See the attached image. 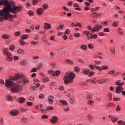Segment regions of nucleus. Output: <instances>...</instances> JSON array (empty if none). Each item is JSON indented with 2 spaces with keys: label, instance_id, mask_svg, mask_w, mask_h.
<instances>
[{
  "label": "nucleus",
  "instance_id": "nucleus-1",
  "mask_svg": "<svg viewBox=\"0 0 125 125\" xmlns=\"http://www.w3.org/2000/svg\"><path fill=\"white\" fill-rule=\"evenodd\" d=\"M22 8H23L22 6H16L15 2L12 1L3 13L2 16L0 18V21H4V20H9L10 19L11 22L13 21V18H17V16L11 15L9 12L13 14H17L18 12H20L22 10Z\"/></svg>",
  "mask_w": 125,
  "mask_h": 125
},
{
  "label": "nucleus",
  "instance_id": "nucleus-2",
  "mask_svg": "<svg viewBox=\"0 0 125 125\" xmlns=\"http://www.w3.org/2000/svg\"><path fill=\"white\" fill-rule=\"evenodd\" d=\"M75 77L76 74L74 73L73 72H67L63 78L64 83L68 84L71 83H73V80L75 79Z\"/></svg>",
  "mask_w": 125,
  "mask_h": 125
},
{
  "label": "nucleus",
  "instance_id": "nucleus-3",
  "mask_svg": "<svg viewBox=\"0 0 125 125\" xmlns=\"http://www.w3.org/2000/svg\"><path fill=\"white\" fill-rule=\"evenodd\" d=\"M12 0H0V6L4 5L3 8L0 10V16L1 17L4 12L6 10V9L9 6Z\"/></svg>",
  "mask_w": 125,
  "mask_h": 125
},
{
  "label": "nucleus",
  "instance_id": "nucleus-4",
  "mask_svg": "<svg viewBox=\"0 0 125 125\" xmlns=\"http://www.w3.org/2000/svg\"><path fill=\"white\" fill-rule=\"evenodd\" d=\"M2 53L4 56H5V58L7 61H12L13 60V58L12 57V54L10 53L9 50H8V48H4L2 50Z\"/></svg>",
  "mask_w": 125,
  "mask_h": 125
},
{
  "label": "nucleus",
  "instance_id": "nucleus-5",
  "mask_svg": "<svg viewBox=\"0 0 125 125\" xmlns=\"http://www.w3.org/2000/svg\"><path fill=\"white\" fill-rule=\"evenodd\" d=\"M23 87L20 84H15L11 88L10 91L13 93H18L22 90Z\"/></svg>",
  "mask_w": 125,
  "mask_h": 125
},
{
  "label": "nucleus",
  "instance_id": "nucleus-6",
  "mask_svg": "<svg viewBox=\"0 0 125 125\" xmlns=\"http://www.w3.org/2000/svg\"><path fill=\"white\" fill-rule=\"evenodd\" d=\"M21 77L22 78V75L16 74L15 77H13L12 79L14 80V81H16L18 83H22V79H21Z\"/></svg>",
  "mask_w": 125,
  "mask_h": 125
},
{
  "label": "nucleus",
  "instance_id": "nucleus-7",
  "mask_svg": "<svg viewBox=\"0 0 125 125\" xmlns=\"http://www.w3.org/2000/svg\"><path fill=\"white\" fill-rule=\"evenodd\" d=\"M14 85V82L11 80H7L5 83V85L6 87H9L11 89V87L13 86Z\"/></svg>",
  "mask_w": 125,
  "mask_h": 125
},
{
  "label": "nucleus",
  "instance_id": "nucleus-8",
  "mask_svg": "<svg viewBox=\"0 0 125 125\" xmlns=\"http://www.w3.org/2000/svg\"><path fill=\"white\" fill-rule=\"evenodd\" d=\"M21 83H30V80L25 75L21 74Z\"/></svg>",
  "mask_w": 125,
  "mask_h": 125
},
{
  "label": "nucleus",
  "instance_id": "nucleus-9",
  "mask_svg": "<svg viewBox=\"0 0 125 125\" xmlns=\"http://www.w3.org/2000/svg\"><path fill=\"white\" fill-rule=\"evenodd\" d=\"M50 122L53 124V125H55L58 122V117L56 116H54L52 117V119L50 120Z\"/></svg>",
  "mask_w": 125,
  "mask_h": 125
},
{
  "label": "nucleus",
  "instance_id": "nucleus-10",
  "mask_svg": "<svg viewBox=\"0 0 125 125\" xmlns=\"http://www.w3.org/2000/svg\"><path fill=\"white\" fill-rule=\"evenodd\" d=\"M101 28H102V26L98 24L95 25L92 29V32L94 33V32H98V31H99L100 29H101Z\"/></svg>",
  "mask_w": 125,
  "mask_h": 125
},
{
  "label": "nucleus",
  "instance_id": "nucleus-11",
  "mask_svg": "<svg viewBox=\"0 0 125 125\" xmlns=\"http://www.w3.org/2000/svg\"><path fill=\"white\" fill-rule=\"evenodd\" d=\"M10 114L11 115V116L15 117L16 116H18V115L20 114V112L18 110H13L10 112Z\"/></svg>",
  "mask_w": 125,
  "mask_h": 125
},
{
  "label": "nucleus",
  "instance_id": "nucleus-12",
  "mask_svg": "<svg viewBox=\"0 0 125 125\" xmlns=\"http://www.w3.org/2000/svg\"><path fill=\"white\" fill-rule=\"evenodd\" d=\"M124 91V87L122 86H117L116 89V93H122Z\"/></svg>",
  "mask_w": 125,
  "mask_h": 125
},
{
  "label": "nucleus",
  "instance_id": "nucleus-13",
  "mask_svg": "<svg viewBox=\"0 0 125 125\" xmlns=\"http://www.w3.org/2000/svg\"><path fill=\"white\" fill-rule=\"evenodd\" d=\"M43 11H44V10L42 8H38L37 10L38 15H42V14H43Z\"/></svg>",
  "mask_w": 125,
  "mask_h": 125
},
{
  "label": "nucleus",
  "instance_id": "nucleus-14",
  "mask_svg": "<svg viewBox=\"0 0 125 125\" xmlns=\"http://www.w3.org/2000/svg\"><path fill=\"white\" fill-rule=\"evenodd\" d=\"M48 100L49 101V103L50 104H53V102H54V96L52 95H50L48 97Z\"/></svg>",
  "mask_w": 125,
  "mask_h": 125
},
{
  "label": "nucleus",
  "instance_id": "nucleus-15",
  "mask_svg": "<svg viewBox=\"0 0 125 125\" xmlns=\"http://www.w3.org/2000/svg\"><path fill=\"white\" fill-rule=\"evenodd\" d=\"M98 83H99L100 84H102V83H107V79H103L100 80H98L97 81Z\"/></svg>",
  "mask_w": 125,
  "mask_h": 125
},
{
  "label": "nucleus",
  "instance_id": "nucleus-16",
  "mask_svg": "<svg viewBox=\"0 0 125 125\" xmlns=\"http://www.w3.org/2000/svg\"><path fill=\"white\" fill-rule=\"evenodd\" d=\"M17 52L19 54H21V55H23V54L25 53V51H24V50L21 48H18L17 50Z\"/></svg>",
  "mask_w": 125,
  "mask_h": 125
},
{
  "label": "nucleus",
  "instance_id": "nucleus-17",
  "mask_svg": "<svg viewBox=\"0 0 125 125\" xmlns=\"http://www.w3.org/2000/svg\"><path fill=\"white\" fill-rule=\"evenodd\" d=\"M25 101H26V99L22 97L19 98L18 99V102H19V103H24V102H25Z\"/></svg>",
  "mask_w": 125,
  "mask_h": 125
},
{
  "label": "nucleus",
  "instance_id": "nucleus-18",
  "mask_svg": "<svg viewBox=\"0 0 125 125\" xmlns=\"http://www.w3.org/2000/svg\"><path fill=\"white\" fill-rule=\"evenodd\" d=\"M44 28L47 30H48L51 28V24H50V23L45 22L44 23Z\"/></svg>",
  "mask_w": 125,
  "mask_h": 125
},
{
  "label": "nucleus",
  "instance_id": "nucleus-19",
  "mask_svg": "<svg viewBox=\"0 0 125 125\" xmlns=\"http://www.w3.org/2000/svg\"><path fill=\"white\" fill-rule=\"evenodd\" d=\"M116 85L119 86H123L125 84V82L121 83V80H118L117 82L115 83Z\"/></svg>",
  "mask_w": 125,
  "mask_h": 125
},
{
  "label": "nucleus",
  "instance_id": "nucleus-20",
  "mask_svg": "<svg viewBox=\"0 0 125 125\" xmlns=\"http://www.w3.org/2000/svg\"><path fill=\"white\" fill-rule=\"evenodd\" d=\"M101 15V14H98L97 13H93L92 14H91V17H93V18H97V17L100 16Z\"/></svg>",
  "mask_w": 125,
  "mask_h": 125
},
{
  "label": "nucleus",
  "instance_id": "nucleus-21",
  "mask_svg": "<svg viewBox=\"0 0 125 125\" xmlns=\"http://www.w3.org/2000/svg\"><path fill=\"white\" fill-rule=\"evenodd\" d=\"M6 99L7 101H9V102H10L12 101V100H13V97L10 95H8L6 96Z\"/></svg>",
  "mask_w": 125,
  "mask_h": 125
},
{
  "label": "nucleus",
  "instance_id": "nucleus-22",
  "mask_svg": "<svg viewBox=\"0 0 125 125\" xmlns=\"http://www.w3.org/2000/svg\"><path fill=\"white\" fill-rule=\"evenodd\" d=\"M82 73L83 74H84V75H88V73H89V69L84 68L82 70Z\"/></svg>",
  "mask_w": 125,
  "mask_h": 125
},
{
  "label": "nucleus",
  "instance_id": "nucleus-23",
  "mask_svg": "<svg viewBox=\"0 0 125 125\" xmlns=\"http://www.w3.org/2000/svg\"><path fill=\"white\" fill-rule=\"evenodd\" d=\"M27 122H28V119H27V118L26 117H23L21 119V123L23 124H27Z\"/></svg>",
  "mask_w": 125,
  "mask_h": 125
},
{
  "label": "nucleus",
  "instance_id": "nucleus-24",
  "mask_svg": "<svg viewBox=\"0 0 125 125\" xmlns=\"http://www.w3.org/2000/svg\"><path fill=\"white\" fill-rule=\"evenodd\" d=\"M119 120H120V119L116 117H113L111 118V120L112 121V123H116L117 122V121H119Z\"/></svg>",
  "mask_w": 125,
  "mask_h": 125
},
{
  "label": "nucleus",
  "instance_id": "nucleus-25",
  "mask_svg": "<svg viewBox=\"0 0 125 125\" xmlns=\"http://www.w3.org/2000/svg\"><path fill=\"white\" fill-rule=\"evenodd\" d=\"M65 62L66 63H67V64H69L70 65H73V64H74V62H73V61L70 59H67L66 60H65Z\"/></svg>",
  "mask_w": 125,
  "mask_h": 125
},
{
  "label": "nucleus",
  "instance_id": "nucleus-26",
  "mask_svg": "<svg viewBox=\"0 0 125 125\" xmlns=\"http://www.w3.org/2000/svg\"><path fill=\"white\" fill-rule=\"evenodd\" d=\"M2 38L3 40H7L8 39H9L10 36L7 34H3L2 35Z\"/></svg>",
  "mask_w": 125,
  "mask_h": 125
},
{
  "label": "nucleus",
  "instance_id": "nucleus-27",
  "mask_svg": "<svg viewBox=\"0 0 125 125\" xmlns=\"http://www.w3.org/2000/svg\"><path fill=\"white\" fill-rule=\"evenodd\" d=\"M42 9L44 11H45L47 8H48V5L46 3H43L42 5Z\"/></svg>",
  "mask_w": 125,
  "mask_h": 125
},
{
  "label": "nucleus",
  "instance_id": "nucleus-28",
  "mask_svg": "<svg viewBox=\"0 0 125 125\" xmlns=\"http://www.w3.org/2000/svg\"><path fill=\"white\" fill-rule=\"evenodd\" d=\"M110 51L113 54H115L116 53V48H115V46L112 47L110 48Z\"/></svg>",
  "mask_w": 125,
  "mask_h": 125
},
{
  "label": "nucleus",
  "instance_id": "nucleus-29",
  "mask_svg": "<svg viewBox=\"0 0 125 125\" xmlns=\"http://www.w3.org/2000/svg\"><path fill=\"white\" fill-rule=\"evenodd\" d=\"M87 104L88 105H93L94 104V101L92 100H89L87 101Z\"/></svg>",
  "mask_w": 125,
  "mask_h": 125
},
{
  "label": "nucleus",
  "instance_id": "nucleus-30",
  "mask_svg": "<svg viewBox=\"0 0 125 125\" xmlns=\"http://www.w3.org/2000/svg\"><path fill=\"white\" fill-rule=\"evenodd\" d=\"M19 42L21 46H24L26 44V42L23 40H20Z\"/></svg>",
  "mask_w": 125,
  "mask_h": 125
},
{
  "label": "nucleus",
  "instance_id": "nucleus-31",
  "mask_svg": "<svg viewBox=\"0 0 125 125\" xmlns=\"http://www.w3.org/2000/svg\"><path fill=\"white\" fill-rule=\"evenodd\" d=\"M119 125H125V122L123 120H120L117 122Z\"/></svg>",
  "mask_w": 125,
  "mask_h": 125
},
{
  "label": "nucleus",
  "instance_id": "nucleus-32",
  "mask_svg": "<svg viewBox=\"0 0 125 125\" xmlns=\"http://www.w3.org/2000/svg\"><path fill=\"white\" fill-rule=\"evenodd\" d=\"M88 67L90 68V69L91 70H94V69H95V64L93 65V64H89L88 65Z\"/></svg>",
  "mask_w": 125,
  "mask_h": 125
},
{
  "label": "nucleus",
  "instance_id": "nucleus-33",
  "mask_svg": "<svg viewBox=\"0 0 125 125\" xmlns=\"http://www.w3.org/2000/svg\"><path fill=\"white\" fill-rule=\"evenodd\" d=\"M60 102L62 104V105H63L64 106H66V105H67V102L66 101L60 100Z\"/></svg>",
  "mask_w": 125,
  "mask_h": 125
},
{
  "label": "nucleus",
  "instance_id": "nucleus-34",
  "mask_svg": "<svg viewBox=\"0 0 125 125\" xmlns=\"http://www.w3.org/2000/svg\"><path fill=\"white\" fill-rule=\"evenodd\" d=\"M28 38V35L27 34H24L21 36V40H27Z\"/></svg>",
  "mask_w": 125,
  "mask_h": 125
},
{
  "label": "nucleus",
  "instance_id": "nucleus-35",
  "mask_svg": "<svg viewBox=\"0 0 125 125\" xmlns=\"http://www.w3.org/2000/svg\"><path fill=\"white\" fill-rule=\"evenodd\" d=\"M90 39H97V35L95 34L90 36V37H89V36H88V39L89 40Z\"/></svg>",
  "mask_w": 125,
  "mask_h": 125
},
{
  "label": "nucleus",
  "instance_id": "nucleus-36",
  "mask_svg": "<svg viewBox=\"0 0 125 125\" xmlns=\"http://www.w3.org/2000/svg\"><path fill=\"white\" fill-rule=\"evenodd\" d=\"M107 106L108 107H115L116 106V104L113 103H109L107 104Z\"/></svg>",
  "mask_w": 125,
  "mask_h": 125
},
{
  "label": "nucleus",
  "instance_id": "nucleus-37",
  "mask_svg": "<svg viewBox=\"0 0 125 125\" xmlns=\"http://www.w3.org/2000/svg\"><path fill=\"white\" fill-rule=\"evenodd\" d=\"M21 65H27L28 64V62L26 60H23L21 62Z\"/></svg>",
  "mask_w": 125,
  "mask_h": 125
},
{
  "label": "nucleus",
  "instance_id": "nucleus-38",
  "mask_svg": "<svg viewBox=\"0 0 125 125\" xmlns=\"http://www.w3.org/2000/svg\"><path fill=\"white\" fill-rule=\"evenodd\" d=\"M27 13L28 15H30V16H33L34 15V11L32 10H29L27 12Z\"/></svg>",
  "mask_w": 125,
  "mask_h": 125
},
{
  "label": "nucleus",
  "instance_id": "nucleus-39",
  "mask_svg": "<svg viewBox=\"0 0 125 125\" xmlns=\"http://www.w3.org/2000/svg\"><path fill=\"white\" fill-rule=\"evenodd\" d=\"M81 49H83L84 50H86L87 49V46L86 45H82L81 46Z\"/></svg>",
  "mask_w": 125,
  "mask_h": 125
},
{
  "label": "nucleus",
  "instance_id": "nucleus-40",
  "mask_svg": "<svg viewBox=\"0 0 125 125\" xmlns=\"http://www.w3.org/2000/svg\"><path fill=\"white\" fill-rule=\"evenodd\" d=\"M87 82L88 83H94V84L96 83V82H95L94 80H93L92 79H89V80H87Z\"/></svg>",
  "mask_w": 125,
  "mask_h": 125
},
{
  "label": "nucleus",
  "instance_id": "nucleus-41",
  "mask_svg": "<svg viewBox=\"0 0 125 125\" xmlns=\"http://www.w3.org/2000/svg\"><path fill=\"white\" fill-rule=\"evenodd\" d=\"M108 100L111 101L112 100V93H109L108 95Z\"/></svg>",
  "mask_w": 125,
  "mask_h": 125
},
{
  "label": "nucleus",
  "instance_id": "nucleus-42",
  "mask_svg": "<svg viewBox=\"0 0 125 125\" xmlns=\"http://www.w3.org/2000/svg\"><path fill=\"white\" fill-rule=\"evenodd\" d=\"M113 26L114 27H118V26H119V22L118 21H114L113 23Z\"/></svg>",
  "mask_w": 125,
  "mask_h": 125
},
{
  "label": "nucleus",
  "instance_id": "nucleus-43",
  "mask_svg": "<svg viewBox=\"0 0 125 125\" xmlns=\"http://www.w3.org/2000/svg\"><path fill=\"white\" fill-rule=\"evenodd\" d=\"M88 47L90 49H93V48H94L93 44H91V43H89V44L88 45Z\"/></svg>",
  "mask_w": 125,
  "mask_h": 125
},
{
  "label": "nucleus",
  "instance_id": "nucleus-44",
  "mask_svg": "<svg viewBox=\"0 0 125 125\" xmlns=\"http://www.w3.org/2000/svg\"><path fill=\"white\" fill-rule=\"evenodd\" d=\"M38 2H39V0H33L32 1L33 5H37V4H38Z\"/></svg>",
  "mask_w": 125,
  "mask_h": 125
},
{
  "label": "nucleus",
  "instance_id": "nucleus-45",
  "mask_svg": "<svg viewBox=\"0 0 125 125\" xmlns=\"http://www.w3.org/2000/svg\"><path fill=\"white\" fill-rule=\"evenodd\" d=\"M9 49L10 50H14V49H15V46H14L13 44L10 45L9 46Z\"/></svg>",
  "mask_w": 125,
  "mask_h": 125
},
{
  "label": "nucleus",
  "instance_id": "nucleus-46",
  "mask_svg": "<svg viewBox=\"0 0 125 125\" xmlns=\"http://www.w3.org/2000/svg\"><path fill=\"white\" fill-rule=\"evenodd\" d=\"M54 110V108H53V107L51 106H49L47 107L46 109V111H49V110Z\"/></svg>",
  "mask_w": 125,
  "mask_h": 125
},
{
  "label": "nucleus",
  "instance_id": "nucleus-47",
  "mask_svg": "<svg viewBox=\"0 0 125 125\" xmlns=\"http://www.w3.org/2000/svg\"><path fill=\"white\" fill-rule=\"evenodd\" d=\"M74 101H75V98L74 97L70 98V100H69L70 103H71V104L73 103Z\"/></svg>",
  "mask_w": 125,
  "mask_h": 125
},
{
  "label": "nucleus",
  "instance_id": "nucleus-48",
  "mask_svg": "<svg viewBox=\"0 0 125 125\" xmlns=\"http://www.w3.org/2000/svg\"><path fill=\"white\" fill-rule=\"evenodd\" d=\"M54 76H59L60 75V71L57 70L54 73Z\"/></svg>",
  "mask_w": 125,
  "mask_h": 125
},
{
  "label": "nucleus",
  "instance_id": "nucleus-49",
  "mask_svg": "<svg viewBox=\"0 0 125 125\" xmlns=\"http://www.w3.org/2000/svg\"><path fill=\"white\" fill-rule=\"evenodd\" d=\"M38 71V68H36L33 67L32 69L31 70V73H36Z\"/></svg>",
  "mask_w": 125,
  "mask_h": 125
},
{
  "label": "nucleus",
  "instance_id": "nucleus-50",
  "mask_svg": "<svg viewBox=\"0 0 125 125\" xmlns=\"http://www.w3.org/2000/svg\"><path fill=\"white\" fill-rule=\"evenodd\" d=\"M42 82H48L49 81V79L47 78H42Z\"/></svg>",
  "mask_w": 125,
  "mask_h": 125
},
{
  "label": "nucleus",
  "instance_id": "nucleus-51",
  "mask_svg": "<svg viewBox=\"0 0 125 125\" xmlns=\"http://www.w3.org/2000/svg\"><path fill=\"white\" fill-rule=\"evenodd\" d=\"M109 69V67L106 66V65H104L102 67V70H108Z\"/></svg>",
  "mask_w": 125,
  "mask_h": 125
},
{
  "label": "nucleus",
  "instance_id": "nucleus-52",
  "mask_svg": "<svg viewBox=\"0 0 125 125\" xmlns=\"http://www.w3.org/2000/svg\"><path fill=\"white\" fill-rule=\"evenodd\" d=\"M115 72H116V71L115 70H112L109 71L107 73V74H108V75H113V74H114Z\"/></svg>",
  "mask_w": 125,
  "mask_h": 125
},
{
  "label": "nucleus",
  "instance_id": "nucleus-53",
  "mask_svg": "<svg viewBox=\"0 0 125 125\" xmlns=\"http://www.w3.org/2000/svg\"><path fill=\"white\" fill-rule=\"evenodd\" d=\"M86 99H92V95L91 94H87L86 96Z\"/></svg>",
  "mask_w": 125,
  "mask_h": 125
},
{
  "label": "nucleus",
  "instance_id": "nucleus-54",
  "mask_svg": "<svg viewBox=\"0 0 125 125\" xmlns=\"http://www.w3.org/2000/svg\"><path fill=\"white\" fill-rule=\"evenodd\" d=\"M94 63L96 64V65H100L101 64V61H94Z\"/></svg>",
  "mask_w": 125,
  "mask_h": 125
},
{
  "label": "nucleus",
  "instance_id": "nucleus-55",
  "mask_svg": "<svg viewBox=\"0 0 125 125\" xmlns=\"http://www.w3.org/2000/svg\"><path fill=\"white\" fill-rule=\"evenodd\" d=\"M15 36H17V37H19V36H20V35H21V33L20 32V31H17L16 32L14 33Z\"/></svg>",
  "mask_w": 125,
  "mask_h": 125
},
{
  "label": "nucleus",
  "instance_id": "nucleus-56",
  "mask_svg": "<svg viewBox=\"0 0 125 125\" xmlns=\"http://www.w3.org/2000/svg\"><path fill=\"white\" fill-rule=\"evenodd\" d=\"M83 34H86V37H87V39H88V35H89V31H87V30H84L83 31Z\"/></svg>",
  "mask_w": 125,
  "mask_h": 125
},
{
  "label": "nucleus",
  "instance_id": "nucleus-57",
  "mask_svg": "<svg viewBox=\"0 0 125 125\" xmlns=\"http://www.w3.org/2000/svg\"><path fill=\"white\" fill-rule=\"evenodd\" d=\"M116 111H117V112H120L121 111V106H120V105H118L117 106Z\"/></svg>",
  "mask_w": 125,
  "mask_h": 125
},
{
  "label": "nucleus",
  "instance_id": "nucleus-58",
  "mask_svg": "<svg viewBox=\"0 0 125 125\" xmlns=\"http://www.w3.org/2000/svg\"><path fill=\"white\" fill-rule=\"evenodd\" d=\"M87 118L88 121H91L92 120V119H93L92 116H91V115H88Z\"/></svg>",
  "mask_w": 125,
  "mask_h": 125
},
{
  "label": "nucleus",
  "instance_id": "nucleus-59",
  "mask_svg": "<svg viewBox=\"0 0 125 125\" xmlns=\"http://www.w3.org/2000/svg\"><path fill=\"white\" fill-rule=\"evenodd\" d=\"M104 31L105 32V33H109V32H110V29H109L108 27H106L105 28L104 30Z\"/></svg>",
  "mask_w": 125,
  "mask_h": 125
},
{
  "label": "nucleus",
  "instance_id": "nucleus-60",
  "mask_svg": "<svg viewBox=\"0 0 125 125\" xmlns=\"http://www.w3.org/2000/svg\"><path fill=\"white\" fill-rule=\"evenodd\" d=\"M95 68L98 69L99 71H102V69L101 67L97 66L96 64H95Z\"/></svg>",
  "mask_w": 125,
  "mask_h": 125
},
{
  "label": "nucleus",
  "instance_id": "nucleus-61",
  "mask_svg": "<svg viewBox=\"0 0 125 125\" xmlns=\"http://www.w3.org/2000/svg\"><path fill=\"white\" fill-rule=\"evenodd\" d=\"M74 35L75 38H80V37H81V34L79 33H75Z\"/></svg>",
  "mask_w": 125,
  "mask_h": 125
},
{
  "label": "nucleus",
  "instance_id": "nucleus-62",
  "mask_svg": "<svg viewBox=\"0 0 125 125\" xmlns=\"http://www.w3.org/2000/svg\"><path fill=\"white\" fill-rule=\"evenodd\" d=\"M94 58H100V59H102L103 58L102 56H100L97 54H96L95 55Z\"/></svg>",
  "mask_w": 125,
  "mask_h": 125
},
{
  "label": "nucleus",
  "instance_id": "nucleus-63",
  "mask_svg": "<svg viewBox=\"0 0 125 125\" xmlns=\"http://www.w3.org/2000/svg\"><path fill=\"white\" fill-rule=\"evenodd\" d=\"M27 105H28V106H29V107H30L31 106H33V103L31 102H27Z\"/></svg>",
  "mask_w": 125,
  "mask_h": 125
},
{
  "label": "nucleus",
  "instance_id": "nucleus-64",
  "mask_svg": "<svg viewBox=\"0 0 125 125\" xmlns=\"http://www.w3.org/2000/svg\"><path fill=\"white\" fill-rule=\"evenodd\" d=\"M94 75V72L91 71L88 75L89 77H92Z\"/></svg>",
  "mask_w": 125,
  "mask_h": 125
}]
</instances>
